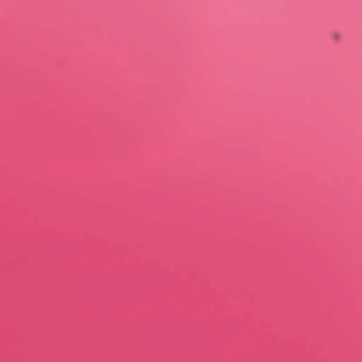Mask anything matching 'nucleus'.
<instances>
[{"instance_id":"f257e3e1","label":"nucleus","mask_w":362,"mask_h":362,"mask_svg":"<svg viewBox=\"0 0 362 362\" xmlns=\"http://www.w3.org/2000/svg\"><path fill=\"white\" fill-rule=\"evenodd\" d=\"M334 37H335V38H336V39H338V38H339V35H337V34H336V35H334Z\"/></svg>"}]
</instances>
